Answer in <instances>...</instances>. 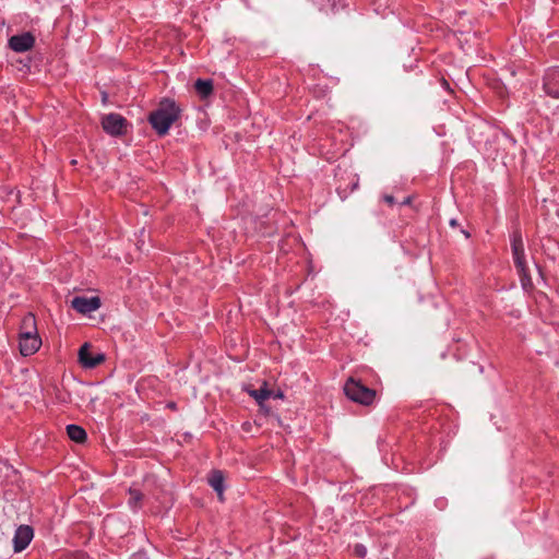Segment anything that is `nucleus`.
I'll return each mask as SVG.
<instances>
[{"label":"nucleus","mask_w":559,"mask_h":559,"mask_svg":"<svg viewBox=\"0 0 559 559\" xmlns=\"http://www.w3.org/2000/svg\"><path fill=\"white\" fill-rule=\"evenodd\" d=\"M129 495V504L134 508L139 507L143 498L142 492L135 488H130Z\"/></svg>","instance_id":"nucleus-16"},{"label":"nucleus","mask_w":559,"mask_h":559,"mask_svg":"<svg viewBox=\"0 0 559 559\" xmlns=\"http://www.w3.org/2000/svg\"><path fill=\"white\" fill-rule=\"evenodd\" d=\"M33 528L28 525H21L16 528L13 537L14 551L20 552L24 550L33 538Z\"/></svg>","instance_id":"nucleus-9"},{"label":"nucleus","mask_w":559,"mask_h":559,"mask_svg":"<svg viewBox=\"0 0 559 559\" xmlns=\"http://www.w3.org/2000/svg\"><path fill=\"white\" fill-rule=\"evenodd\" d=\"M210 486L217 492L221 501L224 500V475L221 471L214 469L209 476Z\"/></svg>","instance_id":"nucleus-11"},{"label":"nucleus","mask_w":559,"mask_h":559,"mask_svg":"<svg viewBox=\"0 0 559 559\" xmlns=\"http://www.w3.org/2000/svg\"><path fill=\"white\" fill-rule=\"evenodd\" d=\"M249 394L258 402L260 406H262L264 401L271 399V396L273 395V390L267 389L266 385L264 384L258 390L249 391Z\"/></svg>","instance_id":"nucleus-15"},{"label":"nucleus","mask_w":559,"mask_h":559,"mask_svg":"<svg viewBox=\"0 0 559 559\" xmlns=\"http://www.w3.org/2000/svg\"><path fill=\"white\" fill-rule=\"evenodd\" d=\"M271 397L272 399H283L284 394L282 391H273V395Z\"/></svg>","instance_id":"nucleus-19"},{"label":"nucleus","mask_w":559,"mask_h":559,"mask_svg":"<svg viewBox=\"0 0 559 559\" xmlns=\"http://www.w3.org/2000/svg\"><path fill=\"white\" fill-rule=\"evenodd\" d=\"M35 44V38L31 33L14 35L9 39V47L16 52H25Z\"/></svg>","instance_id":"nucleus-10"},{"label":"nucleus","mask_w":559,"mask_h":559,"mask_svg":"<svg viewBox=\"0 0 559 559\" xmlns=\"http://www.w3.org/2000/svg\"><path fill=\"white\" fill-rule=\"evenodd\" d=\"M346 396L355 403L369 406L376 400V391L367 388L359 380L349 378L344 385Z\"/></svg>","instance_id":"nucleus-2"},{"label":"nucleus","mask_w":559,"mask_h":559,"mask_svg":"<svg viewBox=\"0 0 559 559\" xmlns=\"http://www.w3.org/2000/svg\"><path fill=\"white\" fill-rule=\"evenodd\" d=\"M71 307L79 313L87 314L96 311L100 307V299L97 296H76L71 300Z\"/></svg>","instance_id":"nucleus-5"},{"label":"nucleus","mask_w":559,"mask_h":559,"mask_svg":"<svg viewBox=\"0 0 559 559\" xmlns=\"http://www.w3.org/2000/svg\"><path fill=\"white\" fill-rule=\"evenodd\" d=\"M543 88L548 96L559 98V69L552 68L546 71Z\"/></svg>","instance_id":"nucleus-6"},{"label":"nucleus","mask_w":559,"mask_h":559,"mask_svg":"<svg viewBox=\"0 0 559 559\" xmlns=\"http://www.w3.org/2000/svg\"><path fill=\"white\" fill-rule=\"evenodd\" d=\"M104 360V354L98 353L93 355L88 344H84L83 346H81L79 350V361L84 368H95L98 365H100Z\"/></svg>","instance_id":"nucleus-8"},{"label":"nucleus","mask_w":559,"mask_h":559,"mask_svg":"<svg viewBox=\"0 0 559 559\" xmlns=\"http://www.w3.org/2000/svg\"><path fill=\"white\" fill-rule=\"evenodd\" d=\"M181 114V109L175 100L164 98L159 102L158 107L148 116V122L158 135L168 133L170 127L176 122Z\"/></svg>","instance_id":"nucleus-1"},{"label":"nucleus","mask_w":559,"mask_h":559,"mask_svg":"<svg viewBox=\"0 0 559 559\" xmlns=\"http://www.w3.org/2000/svg\"><path fill=\"white\" fill-rule=\"evenodd\" d=\"M412 203V197H406L403 201H402V205H409Z\"/></svg>","instance_id":"nucleus-20"},{"label":"nucleus","mask_w":559,"mask_h":559,"mask_svg":"<svg viewBox=\"0 0 559 559\" xmlns=\"http://www.w3.org/2000/svg\"><path fill=\"white\" fill-rule=\"evenodd\" d=\"M20 333L38 334L36 319L33 313H27L23 318Z\"/></svg>","instance_id":"nucleus-14"},{"label":"nucleus","mask_w":559,"mask_h":559,"mask_svg":"<svg viewBox=\"0 0 559 559\" xmlns=\"http://www.w3.org/2000/svg\"><path fill=\"white\" fill-rule=\"evenodd\" d=\"M104 131L112 136H119L127 132L128 121L119 114H108L102 118Z\"/></svg>","instance_id":"nucleus-4"},{"label":"nucleus","mask_w":559,"mask_h":559,"mask_svg":"<svg viewBox=\"0 0 559 559\" xmlns=\"http://www.w3.org/2000/svg\"><path fill=\"white\" fill-rule=\"evenodd\" d=\"M384 202H386L389 205H393L395 203L394 197L386 194L383 197Z\"/></svg>","instance_id":"nucleus-18"},{"label":"nucleus","mask_w":559,"mask_h":559,"mask_svg":"<svg viewBox=\"0 0 559 559\" xmlns=\"http://www.w3.org/2000/svg\"><path fill=\"white\" fill-rule=\"evenodd\" d=\"M558 216H559V210H558Z\"/></svg>","instance_id":"nucleus-23"},{"label":"nucleus","mask_w":559,"mask_h":559,"mask_svg":"<svg viewBox=\"0 0 559 559\" xmlns=\"http://www.w3.org/2000/svg\"><path fill=\"white\" fill-rule=\"evenodd\" d=\"M450 225H451V226H456V225H457L456 219H454V218H453V219H451V221H450Z\"/></svg>","instance_id":"nucleus-21"},{"label":"nucleus","mask_w":559,"mask_h":559,"mask_svg":"<svg viewBox=\"0 0 559 559\" xmlns=\"http://www.w3.org/2000/svg\"><path fill=\"white\" fill-rule=\"evenodd\" d=\"M194 88L199 96L205 99L213 93V81L198 79L194 83Z\"/></svg>","instance_id":"nucleus-12"},{"label":"nucleus","mask_w":559,"mask_h":559,"mask_svg":"<svg viewBox=\"0 0 559 559\" xmlns=\"http://www.w3.org/2000/svg\"><path fill=\"white\" fill-rule=\"evenodd\" d=\"M41 345L38 334L20 333V352L23 356L35 354Z\"/></svg>","instance_id":"nucleus-7"},{"label":"nucleus","mask_w":559,"mask_h":559,"mask_svg":"<svg viewBox=\"0 0 559 559\" xmlns=\"http://www.w3.org/2000/svg\"><path fill=\"white\" fill-rule=\"evenodd\" d=\"M67 433L72 441L78 443H83L87 438L86 431L81 426L73 424L67 426Z\"/></svg>","instance_id":"nucleus-13"},{"label":"nucleus","mask_w":559,"mask_h":559,"mask_svg":"<svg viewBox=\"0 0 559 559\" xmlns=\"http://www.w3.org/2000/svg\"><path fill=\"white\" fill-rule=\"evenodd\" d=\"M511 247L514 264L520 273L523 287H532V280L525 263L524 245L519 233L513 235Z\"/></svg>","instance_id":"nucleus-3"},{"label":"nucleus","mask_w":559,"mask_h":559,"mask_svg":"<svg viewBox=\"0 0 559 559\" xmlns=\"http://www.w3.org/2000/svg\"><path fill=\"white\" fill-rule=\"evenodd\" d=\"M354 554L360 558H364L367 555V548L361 544H357L354 547Z\"/></svg>","instance_id":"nucleus-17"},{"label":"nucleus","mask_w":559,"mask_h":559,"mask_svg":"<svg viewBox=\"0 0 559 559\" xmlns=\"http://www.w3.org/2000/svg\"><path fill=\"white\" fill-rule=\"evenodd\" d=\"M442 84H443V86H445L447 88L449 87V84H448V82H447L445 80H442Z\"/></svg>","instance_id":"nucleus-22"}]
</instances>
